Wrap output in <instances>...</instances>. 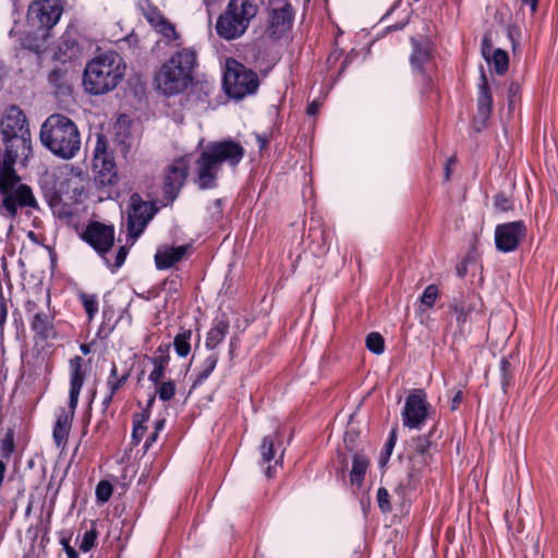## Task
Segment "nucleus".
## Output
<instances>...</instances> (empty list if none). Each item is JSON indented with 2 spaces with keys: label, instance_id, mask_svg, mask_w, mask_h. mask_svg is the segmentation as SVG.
<instances>
[{
  "label": "nucleus",
  "instance_id": "nucleus-1",
  "mask_svg": "<svg viewBox=\"0 0 558 558\" xmlns=\"http://www.w3.org/2000/svg\"><path fill=\"white\" fill-rule=\"evenodd\" d=\"M244 154L243 146L231 140L209 143L194 161V184L199 190L216 189L222 163L235 167Z\"/></svg>",
  "mask_w": 558,
  "mask_h": 558
},
{
  "label": "nucleus",
  "instance_id": "nucleus-2",
  "mask_svg": "<svg viewBox=\"0 0 558 558\" xmlns=\"http://www.w3.org/2000/svg\"><path fill=\"white\" fill-rule=\"evenodd\" d=\"M197 53L192 47L178 49L156 72L157 89L166 96L184 92L193 82Z\"/></svg>",
  "mask_w": 558,
  "mask_h": 558
},
{
  "label": "nucleus",
  "instance_id": "nucleus-3",
  "mask_svg": "<svg viewBox=\"0 0 558 558\" xmlns=\"http://www.w3.org/2000/svg\"><path fill=\"white\" fill-rule=\"evenodd\" d=\"M14 163L3 161L0 170V215L11 221L16 219L20 209H26L27 213L39 209L33 189L22 182Z\"/></svg>",
  "mask_w": 558,
  "mask_h": 558
},
{
  "label": "nucleus",
  "instance_id": "nucleus-4",
  "mask_svg": "<svg viewBox=\"0 0 558 558\" xmlns=\"http://www.w3.org/2000/svg\"><path fill=\"white\" fill-rule=\"evenodd\" d=\"M41 144L54 156L69 160L74 158L82 145L77 125L66 116L53 113L40 128Z\"/></svg>",
  "mask_w": 558,
  "mask_h": 558
},
{
  "label": "nucleus",
  "instance_id": "nucleus-5",
  "mask_svg": "<svg viewBox=\"0 0 558 558\" xmlns=\"http://www.w3.org/2000/svg\"><path fill=\"white\" fill-rule=\"evenodd\" d=\"M124 72L125 64L119 53L106 51L87 62L83 85L85 90L92 95H104L120 84Z\"/></svg>",
  "mask_w": 558,
  "mask_h": 558
},
{
  "label": "nucleus",
  "instance_id": "nucleus-6",
  "mask_svg": "<svg viewBox=\"0 0 558 558\" xmlns=\"http://www.w3.org/2000/svg\"><path fill=\"white\" fill-rule=\"evenodd\" d=\"M0 129L5 146L3 161L15 162L19 157L27 158L32 153V136L27 119L17 106L5 110Z\"/></svg>",
  "mask_w": 558,
  "mask_h": 558
},
{
  "label": "nucleus",
  "instance_id": "nucleus-7",
  "mask_svg": "<svg viewBox=\"0 0 558 558\" xmlns=\"http://www.w3.org/2000/svg\"><path fill=\"white\" fill-rule=\"evenodd\" d=\"M257 13L258 5L254 0H230L217 20V34L227 40L241 37Z\"/></svg>",
  "mask_w": 558,
  "mask_h": 558
},
{
  "label": "nucleus",
  "instance_id": "nucleus-8",
  "mask_svg": "<svg viewBox=\"0 0 558 558\" xmlns=\"http://www.w3.org/2000/svg\"><path fill=\"white\" fill-rule=\"evenodd\" d=\"M70 371V412H65V410L61 411V413L57 417L56 425L52 432L53 440L57 447L62 449L65 447L70 434L74 412L77 407L78 397L85 379V373L83 371V359L81 356L76 355L73 359H71Z\"/></svg>",
  "mask_w": 558,
  "mask_h": 558
},
{
  "label": "nucleus",
  "instance_id": "nucleus-9",
  "mask_svg": "<svg viewBox=\"0 0 558 558\" xmlns=\"http://www.w3.org/2000/svg\"><path fill=\"white\" fill-rule=\"evenodd\" d=\"M257 74L245 68L235 59H227L223 73V87L226 93L233 98L241 99L255 93L258 87Z\"/></svg>",
  "mask_w": 558,
  "mask_h": 558
},
{
  "label": "nucleus",
  "instance_id": "nucleus-10",
  "mask_svg": "<svg viewBox=\"0 0 558 558\" xmlns=\"http://www.w3.org/2000/svg\"><path fill=\"white\" fill-rule=\"evenodd\" d=\"M157 208L145 201L137 193H133L128 206V236L131 245L144 232L149 221L154 218Z\"/></svg>",
  "mask_w": 558,
  "mask_h": 558
},
{
  "label": "nucleus",
  "instance_id": "nucleus-11",
  "mask_svg": "<svg viewBox=\"0 0 558 558\" xmlns=\"http://www.w3.org/2000/svg\"><path fill=\"white\" fill-rule=\"evenodd\" d=\"M266 36L272 40L282 38L292 26L293 9L288 0H268Z\"/></svg>",
  "mask_w": 558,
  "mask_h": 558
},
{
  "label": "nucleus",
  "instance_id": "nucleus-12",
  "mask_svg": "<svg viewBox=\"0 0 558 558\" xmlns=\"http://www.w3.org/2000/svg\"><path fill=\"white\" fill-rule=\"evenodd\" d=\"M93 169L97 180L104 186L114 185L118 182L117 166L104 136H98L94 150Z\"/></svg>",
  "mask_w": 558,
  "mask_h": 558
},
{
  "label": "nucleus",
  "instance_id": "nucleus-13",
  "mask_svg": "<svg viewBox=\"0 0 558 558\" xmlns=\"http://www.w3.org/2000/svg\"><path fill=\"white\" fill-rule=\"evenodd\" d=\"M190 162L186 157L174 159L163 172V194L169 203L178 197L189 175Z\"/></svg>",
  "mask_w": 558,
  "mask_h": 558
},
{
  "label": "nucleus",
  "instance_id": "nucleus-14",
  "mask_svg": "<svg viewBox=\"0 0 558 558\" xmlns=\"http://www.w3.org/2000/svg\"><path fill=\"white\" fill-rule=\"evenodd\" d=\"M61 14L59 0H36L29 5L27 19L34 26L48 31L58 23Z\"/></svg>",
  "mask_w": 558,
  "mask_h": 558
},
{
  "label": "nucleus",
  "instance_id": "nucleus-15",
  "mask_svg": "<svg viewBox=\"0 0 558 558\" xmlns=\"http://www.w3.org/2000/svg\"><path fill=\"white\" fill-rule=\"evenodd\" d=\"M525 234L526 227L522 220L498 225L495 229L496 247L504 253L513 252Z\"/></svg>",
  "mask_w": 558,
  "mask_h": 558
},
{
  "label": "nucleus",
  "instance_id": "nucleus-16",
  "mask_svg": "<svg viewBox=\"0 0 558 558\" xmlns=\"http://www.w3.org/2000/svg\"><path fill=\"white\" fill-rule=\"evenodd\" d=\"M98 254L104 255L111 250L114 243V228L98 221L90 222L82 234Z\"/></svg>",
  "mask_w": 558,
  "mask_h": 558
},
{
  "label": "nucleus",
  "instance_id": "nucleus-17",
  "mask_svg": "<svg viewBox=\"0 0 558 558\" xmlns=\"http://www.w3.org/2000/svg\"><path fill=\"white\" fill-rule=\"evenodd\" d=\"M427 402L423 392L412 393L405 399L402 411L403 424L410 428H420L427 416Z\"/></svg>",
  "mask_w": 558,
  "mask_h": 558
},
{
  "label": "nucleus",
  "instance_id": "nucleus-18",
  "mask_svg": "<svg viewBox=\"0 0 558 558\" xmlns=\"http://www.w3.org/2000/svg\"><path fill=\"white\" fill-rule=\"evenodd\" d=\"M191 245L161 246L155 254V264L158 269H169L182 260L189 253Z\"/></svg>",
  "mask_w": 558,
  "mask_h": 558
},
{
  "label": "nucleus",
  "instance_id": "nucleus-19",
  "mask_svg": "<svg viewBox=\"0 0 558 558\" xmlns=\"http://www.w3.org/2000/svg\"><path fill=\"white\" fill-rule=\"evenodd\" d=\"M413 51L410 56V63L413 71L420 74H425V65H427L432 59V52L427 43L418 41L415 38L411 40Z\"/></svg>",
  "mask_w": 558,
  "mask_h": 558
},
{
  "label": "nucleus",
  "instance_id": "nucleus-20",
  "mask_svg": "<svg viewBox=\"0 0 558 558\" xmlns=\"http://www.w3.org/2000/svg\"><path fill=\"white\" fill-rule=\"evenodd\" d=\"M478 83V96H477V116L485 122L493 109V96L487 82L486 74L482 72Z\"/></svg>",
  "mask_w": 558,
  "mask_h": 558
},
{
  "label": "nucleus",
  "instance_id": "nucleus-21",
  "mask_svg": "<svg viewBox=\"0 0 558 558\" xmlns=\"http://www.w3.org/2000/svg\"><path fill=\"white\" fill-rule=\"evenodd\" d=\"M229 320L225 315L216 318L206 336V349L213 351L219 343H221L229 332Z\"/></svg>",
  "mask_w": 558,
  "mask_h": 558
},
{
  "label": "nucleus",
  "instance_id": "nucleus-22",
  "mask_svg": "<svg viewBox=\"0 0 558 558\" xmlns=\"http://www.w3.org/2000/svg\"><path fill=\"white\" fill-rule=\"evenodd\" d=\"M53 316L50 313H36L31 323L32 330L41 339H48L54 336Z\"/></svg>",
  "mask_w": 558,
  "mask_h": 558
},
{
  "label": "nucleus",
  "instance_id": "nucleus-23",
  "mask_svg": "<svg viewBox=\"0 0 558 558\" xmlns=\"http://www.w3.org/2000/svg\"><path fill=\"white\" fill-rule=\"evenodd\" d=\"M352 464L350 473L351 483L361 486L369 466V459L365 454L356 452L353 456Z\"/></svg>",
  "mask_w": 558,
  "mask_h": 558
},
{
  "label": "nucleus",
  "instance_id": "nucleus-24",
  "mask_svg": "<svg viewBox=\"0 0 558 558\" xmlns=\"http://www.w3.org/2000/svg\"><path fill=\"white\" fill-rule=\"evenodd\" d=\"M49 84L54 88L57 96H68L71 93V85L68 80V72L63 69H53L48 76Z\"/></svg>",
  "mask_w": 558,
  "mask_h": 558
},
{
  "label": "nucleus",
  "instance_id": "nucleus-25",
  "mask_svg": "<svg viewBox=\"0 0 558 558\" xmlns=\"http://www.w3.org/2000/svg\"><path fill=\"white\" fill-rule=\"evenodd\" d=\"M219 360L217 352H211L202 363L196 378L193 383V387L203 384L213 373Z\"/></svg>",
  "mask_w": 558,
  "mask_h": 558
},
{
  "label": "nucleus",
  "instance_id": "nucleus-26",
  "mask_svg": "<svg viewBox=\"0 0 558 558\" xmlns=\"http://www.w3.org/2000/svg\"><path fill=\"white\" fill-rule=\"evenodd\" d=\"M128 378L129 373L126 372L123 373L122 375H119L118 367L113 363L106 383L108 392H110L111 396H114L119 391V389H121L125 385Z\"/></svg>",
  "mask_w": 558,
  "mask_h": 558
},
{
  "label": "nucleus",
  "instance_id": "nucleus-27",
  "mask_svg": "<svg viewBox=\"0 0 558 558\" xmlns=\"http://www.w3.org/2000/svg\"><path fill=\"white\" fill-rule=\"evenodd\" d=\"M191 338H192V331L183 330L182 332H179L173 340V347L177 352V354L181 357H185L189 355L191 351Z\"/></svg>",
  "mask_w": 558,
  "mask_h": 558
},
{
  "label": "nucleus",
  "instance_id": "nucleus-28",
  "mask_svg": "<svg viewBox=\"0 0 558 558\" xmlns=\"http://www.w3.org/2000/svg\"><path fill=\"white\" fill-rule=\"evenodd\" d=\"M497 74H505L509 66V58L505 50L497 48L493 51L490 62Z\"/></svg>",
  "mask_w": 558,
  "mask_h": 558
},
{
  "label": "nucleus",
  "instance_id": "nucleus-29",
  "mask_svg": "<svg viewBox=\"0 0 558 558\" xmlns=\"http://www.w3.org/2000/svg\"><path fill=\"white\" fill-rule=\"evenodd\" d=\"M275 437H277V434L275 436H272V435L265 436L262 440V444L259 446V451H260L263 464L269 463L276 457V449H275L276 439H275Z\"/></svg>",
  "mask_w": 558,
  "mask_h": 558
},
{
  "label": "nucleus",
  "instance_id": "nucleus-30",
  "mask_svg": "<svg viewBox=\"0 0 558 558\" xmlns=\"http://www.w3.org/2000/svg\"><path fill=\"white\" fill-rule=\"evenodd\" d=\"M80 301L84 306V310L87 314L88 320H92L96 313L98 312V300L95 294H88L85 292H81L78 294Z\"/></svg>",
  "mask_w": 558,
  "mask_h": 558
},
{
  "label": "nucleus",
  "instance_id": "nucleus-31",
  "mask_svg": "<svg viewBox=\"0 0 558 558\" xmlns=\"http://www.w3.org/2000/svg\"><path fill=\"white\" fill-rule=\"evenodd\" d=\"M433 442L429 440L427 436H418L412 438L410 442V447L413 451L422 457V461L425 462V457L428 453Z\"/></svg>",
  "mask_w": 558,
  "mask_h": 558
},
{
  "label": "nucleus",
  "instance_id": "nucleus-32",
  "mask_svg": "<svg viewBox=\"0 0 558 558\" xmlns=\"http://www.w3.org/2000/svg\"><path fill=\"white\" fill-rule=\"evenodd\" d=\"M396 441H397V430H396V428H392L390 432L389 438H388L387 442L385 444V448L379 456L378 463H379L380 468H384L388 463L390 456L392 453V450L395 448Z\"/></svg>",
  "mask_w": 558,
  "mask_h": 558
},
{
  "label": "nucleus",
  "instance_id": "nucleus-33",
  "mask_svg": "<svg viewBox=\"0 0 558 558\" xmlns=\"http://www.w3.org/2000/svg\"><path fill=\"white\" fill-rule=\"evenodd\" d=\"M366 348L375 354H381L385 350L383 336L379 332H371L366 337Z\"/></svg>",
  "mask_w": 558,
  "mask_h": 558
},
{
  "label": "nucleus",
  "instance_id": "nucleus-34",
  "mask_svg": "<svg viewBox=\"0 0 558 558\" xmlns=\"http://www.w3.org/2000/svg\"><path fill=\"white\" fill-rule=\"evenodd\" d=\"M156 387L158 397L162 401H170L175 395V384L173 380L159 383Z\"/></svg>",
  "mask_w": 558,
  "mask_h": 558
},
{
  "label": "nucleus",
  "instance_id": "nucleus-35",
  "mask_svg": "<svg viewBox=\"0 0 558 558\" xmlns=\"http://www.w3.org/2000/svg\"><path fill=\"white\" fill-rule=\"evenodd\" d=\"M170 361L169 347L160 345L155 352L154 356L150 359V362L154 366H161L167 368Z\"/></svg>",
  "mask_w": 558,
  "mask_h": 558
},
{
  "label": "nucleus",
  "instance_id": "nucleus-36",
  "mask_svg": "<svg viewBox=\"0 0 558 558\" xmlns=\"http://www.w3.org/2000/svg\"><path fill=\"white\" fill-rule=\"evenodd\" d=\"M136 416H141V418L134 421L132 438L133 442L138 444L146 433V426L144 425V422L148 418V415L137 414Z\"/></svg>",
  "mask_w": 558,
  "mask_h": 558
},
{
  "label": "nucleus",
  "instance_id": "nucleus-37",
  "mask_svg": "<svg viewBox=\"0 0 558 558\" xmlns=\"http://www.w3.org/2000/svg\"><path fill=\"white\" fill-rule=\"evenodd\" d=\"M156 32L161 34L169 41H174L179 38V34L177 33L174 25L168 20L161 22V24L156 28Z\"/></svg>",
  "mask_w": 558,
  "mask_h": 558
},
{
  "label": "nucleus",
  "instance_id": "nucleus-38",
  "mask_svg": "<svg viewBox=\"0 0 558 558\" xmlns=\"http://www.w3.org/2000/svg\"><path fill=\"white\" fill-rule=\"evenodd\" d=\"M438 298V289L435 284H429L425 288L422 296L421 303L427 307H432Z\"/></svg>",
  "mask_w": 558,
  "mask_h": 558
},
{
  "label": "nucleus",
  "instance_id": "nucleus-39",
  "mask_svg": "<svg viewBox=\"0 0 558 558\" xmlns=\"http://www.w3.org/2000/svg\"><path fill=\"white\" fill-rule=\"evenodd\" d=\"M97 536L98 532L96 531V529H90L89 531H86L80 544V549L84 553L89 551L95 546Z\"/></svg>",
  "mask_w": 558,
  "mask_h": 558
},
{
  "label": "nucleus",
  "instance_id": "nucleus-40",
  "mask_svg": "<svg viewBox=\"0 0 558 558\" xmlns=\"http://www.w3.org/2000/svg\"><path fill=\"white\" fill-rule=\"evenodd\" d=\"M112 495V485L107 481H100L96 487V497L99 501L106 502Z\"/></svg>",
  "mask_w": 558,
  "mask_h": 558
},
{
  "label": "nucleus",
  "instance_id": "nucleus-41",
  "mask_svg": "<svg viewBox=\"0 0 558 558\" xmlns=\"http://www.w3.org/2000/svg\"><path fill=\"white\" fill-rule=\"evenodd\" d=\"M494 207L499 211H508L513 208V203L505 193H498L494 197Z\"/></svg>",
  "mask_w": 558,
  "mask_h": 558
},
{
  "label": "nucleus",
  "instance_id": "nucleus-42",
  "mask_svg": "<svg viewBox=\"0 0 558 558\" xmlns=\"http://www.w3.org/2000/svg\"><path fill=\"white\" fill-rule=\"evenodd\" d=\"M377 504L381 512L388 513L391 511V505L389 501V493L386 488L380 487L377 490Z\"/></svg>",
  "mask_w": 558,
  "mask_h": 558
},
{
  "label": "nucleus",
  "instance_id": "nucleus-43",
  "mask_svg": "<svg viewBox=\"0 0 558 558\" xmlns=\"http://www.w3.org/2000/svg\"><path fill=\"white\" fill-rule=\"evenodd\" d=\"M510 363L508 360L502 359L500 362V373H501V386L502 390L506 392L507 387L510 385V381L512 379V374L510 371Z\"/></svg>",
  "mask_w": 558,
  "mask_h": 558
},
{
  "label": "nucleus",
  "instance_id": "nucleus-44",
  "mask_svg": "<svg viewBox=\"0 0 558 558\" xmlns=\"http://www.w3.org/2000/svg\"><path fill=\"white\" fill-rule=\"evenodd\" d=\"M147 22L156 29L161 22L167 20L156 8H150L144 13Z\"/></svg>",
  "mask_w": 558,
  "mask_h": 558
},
{
  "label": "nucleus",
  "instance_id": "nucleus-45",
  "mask_svg": "<svg viewBox=\"0 0 558 558\" xmlns=\"http://www.w3.org/2000/svg\"><path fill=\"white\" fill-rule=\"evenodd\" d=\"M418 482L417 474L414 471H410L407 475L405 481H402L399 486L397 487V492L404 494L407 489H413L415 488L416 484Z\"/></svg>",
  "mask_w": 558,
  "mask_h": 558
},
{
  "label": "nucleus",
  "instance_id": "nucleus-46",
  "mask_svg": "<svg viewBox=\"0 0 558 558\" xmlns=\"http://www.w3.org/2000/svg\"><path fill=\"white\" fill-rule=\"evenodd\" d=\"M165 367L154 366V369L148 375V379L155 385H158L165 376Z\"/></svg>",
  "mask_w": 558,
  "mask_h": 558
},
{
  "label": "nucleus",
  "instance_id": "nucleus-47",
  "mask_svg": "<svg viewBox=\"0 0 558 558\" xmlns=\"http://www.w3.org/2000/svg\"><path fill=\"white\" fill-rule=\"evenodd\" d=\"M60 544L62 545L68 558H78V553L75 550L74 547L70 545V538L69 537H61Z\"/></svg>",
  "mask_w": 558,
  "mask_h": 558
},
{
  "label": "nucleus",
  "instance_id": "nucleus-48",
  "mask_svg": "<svg viewBox=\"0 0 558 558\" xmlns=\"http://www.w3.org/2000/svg\"><path fill=\"white\" fill-rule=\"evenodd\" d=\"M13 436L8 434L2 440V456L9 457L13 451Z\"/></svg>",
  "mask_w": 558,
  "mask_h": 558
},
{
  "label": "nucleus",
  "instance_id": "nucleus-49",
  "mask_svg": "<svg viewBox=\"0 0 558 558\" xmlns=\"http://www.w3.org/2000/svg\"><path fill=\"white\" fill-rule=\"evenodd\" d=\"M129 248L126 246H120L114 260V269H119L125 262Z\"/></svg>",
  "mask_w": 558,
  "mask_h": 558
},
{
  "label": "nucleus",
  "instance_id": "nucleus-50",
  "mask_svg": "<svg viewBox=\"0 0 558 558\" xmlns=\"http://www.w3.org/2000/svg\"><path fill=\"white\" fill-rule=\"evenodd\" d=\"M492 48L490 46L487 44V39H484L483 40V48H482V54L483 57L486 59L487 62H490V57H492Z\"/></svg>",
  "mask_w": 558,
  "mask_h": 558
},
{
  "label": "nucleus",
  "instance_id": "nucleus-51",
  "mask_svg": "<svg viewBox=\"0 0 558 558\" xmlns=\"http://www.w3.org/2000/svg\"><path fill=\"white\" fill-rule=\"evenodd\" d=\"M452 308L457 313V320L459 323L460 322H464L465 320V314H464L463 307L459 306L458 304H456Z\"/></svg>",
  "mask_w": 558,
  "mask_h": 558
},
{
  "label": "nucleus",
  "instance_id": "nucleus-52",
  "mask_svg": "<svg viewBox=\"0 0 558 558\" xmlns=\"http://www.w3.org/2000/svg\"><path fill=\"white\" fill-rule=\"evenodd\" d=\"M521 1L524 4L530 5L532 14H534L536 12L539 0H521Z\"/></svg>",
  "mask_w": 558,
  "mask_h": 558
},
{
  "label": "nucleus",
  "instance_id": "nucleus-53",
  "mask_svg": "<svg viewBox=\"0 0 558 558\" xmlns=\"http://www.w3.org/2000/svg\"><path fill=\"white\" fill-rule=\"evenodd\" d=\"M461 401H462V392L458 391L452 399L451 410H456Z\"/></svg>",
  "mask_w": 558,
  "mask_h": 558
},
{
  "label": "nucleus",
  "instance_id": "nucleus-54",
  "mask_svg": "<svg viewBox=\"0 0 558 558\" xmlns=\"http://www.w3.org/2000/svg\"><path fill=\"white\" fill-rule=\"evenodd\" d=\"M318 109H319V105H318V102L313 101V102H312V104H310V105H308V107H307V113H308L310 116H315V114L317 113Z\"/></svg>",
  "mask_w": 558,
  "mask_h": 558
},
{
  "label": "nucleus",
  "instance_id": "nucleus-55",
  "mask_svg": "<svg viewBox=\"0 0 558 558\" xmlns=\"http://www.w3.org/2000/svg\"><path fill=\"white\" fill-rule=\"evenodd\" d=\"M157 437H158V433H157V432H154V433H153V434H151V435L146 439L144 447H145L146 449H148V448H149V446H150V445H151V444L157 439Z\"/></svg>",
  "mask_w": 558,
  "mask_h": 558
},
{
  "label": "nucleus",
  "instance_id": "nucleus-56",
  "mask_svg": "<svg viewBox=\"0 0 558 558\" xmlns=\"http://www.w3.org/2000/svg\"><path fill=\"white\" fill-rule=\"evenodd\" d=\"M113 396L110 395V392L107 393V396L102 400V408L104 410H107L110 403L112 402Z\"/></svg>",
  "mask_w": 558,
  "mask_h": 558
},
{
  "label": "nucleus",
  "instance_id": "nucleus-57",
  "mask_svg": "<svg viewBox=\"0 0 558 558\" xmlns=\"http://www.w3.org/2000/svg\"><path fill=\"white\" fill-rule=\"evenodd\" d=\"M165 427V420H158L155 424V432L159 433Z\"/></svg>",
  "mask_w": 558,
  "mask_h": 558
},
{
  "label": "nucleus",
  "instance_id": "nucleus-58",
  "mask_svg": "<svg viewBox=\"0 0 558 558\" xmlns=\"http://www.w3.org/2000/svg\"><path fill=\"white\" fill-rule=\"evenodd\" d=\"M515 32H519V31L517 28L509 29V36H510V38L512 40V47H513L514 50L517 48V44H515V41L513 39V35H514Z\"/></svg>",
  "mask_w": 558,
  "mask_h": 558
},
{
  "label": "nucleus",
  "instance_id": "nucleus-59",
  "mask_svg": "<svg viewBox=\"0 0 558 558\" xmlns=\"http://www.w3.org/2000/svg\"><path fill=\"white\" fill-rule=\"evenodd\" d=\"M457 271H458L459 277H461V278H462V277H464V275H465V272H466V267H465V265H463V266H459V267L457 268Z\"/></svg>",
  "mask_w": 558,
  "mask_h": 558
},
{
  "label": "nucleus",
  "instance_id": "nucleus-60",
  "mask_svg": "<svg viewBox=\"0 0 558 558\" xmlns=\"http://www.w3.org/2000/svg\"><path fill=\"white\" fill-rule=\"evenodd\" d=\"M282 458H283V450L281 451V453L279 454L278 459H275V466L282 463Z\"/></svg>",
  "mask_w": 558,
  "mask_h": 558
},
{
  "label": "nucleus",
  "instance_id": "nucleus-61",
  "mask_svg": "<svg viewBox=\"0 0 558 558\" xmlns=\"http://www.w3.org/2000/svg\"><path fill=\"white\" fill-rule=\"evenodd\" d=\"M81 351L84 353V354H88L89 353V347L87 344H82L81 345Z\"/></svg>",
  "mask_w": 558,
  "mask_h": 558
},
{
  "label": "nucleus",
  "instance_id": "nucleus-62",
  "mask_svg": "<svg viewBox=\"0 0 558 558\" xmlns=\"http://www.w3.org/2000/svg\"><path fill=\"white\" fill-rule=\"evenodd\" d=\"M265 474L267 477H271L272 476V466H270V465L267 466Z\"/></svg>",
  "mask_w": 558,
  "mask_h": 558
},
{
  "label": "nucleus",
  "instance_id": "nucleus-63",
  "mask_svg": "<svg viewBox=\"0 0 558 558\" xmlns=\"http://www.w3.org/2000/svg\"><path fill=\"white\" fill-rule=\"evenodd\" d=\"M204 2H205L206 5H211L215 2H217V0H204Z\"/></svg>",
  "mask_w": 558,
  "mask_h": 558
},
{
  "label": "nucleus",
  "instance_id": "nucleus-64",
  "mask_svg": "<svg viewBox=\"0 0 558 558\" xmlns=\"http://www.w3.org/2000/svg\"><path fill=\"white\" fill-rule=\"evenodd\" d=\"M215 205H216V207H217V208H219V207H220V205H221V201H220V199H216V201H215Z\"/></svg>",
  "mask_w": 558,
  "mask_h": 558
}]
</instances>
